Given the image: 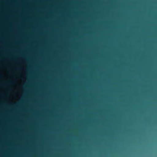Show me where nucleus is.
<instances>
[{
  "instance_id": "nucleus-1",
  "label": "nucleus",
  "mask_w": 157,
  "mask_h": 157,
  "mask_svg": "<svg viewBox=\"0 0 157 157\" xmlns=\"http://www.w3.org/2000/svg\"><path fill=\"white\" fill-rule=\"evenodd\" d=\"M10 83H11V82H7L6 83V84H10Z\"/></svg>"
}]
</instances>
